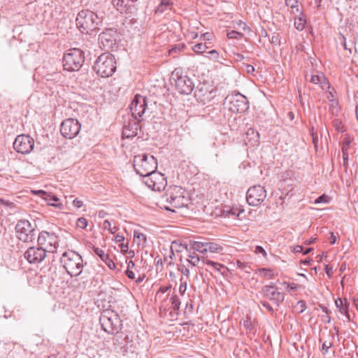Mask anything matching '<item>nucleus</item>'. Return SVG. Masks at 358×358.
Wrapping results in <instances>:
<instances>
[{"mask_svg":"<svg viewBox=\"0 0 358 358\" xmlns=\"http://www.w3.org/2000/svg\"><path fill=\"white\" fill-rule=\"evenodd\" d=\"M46 235L50 239L48 241L49 245L48 248H46V252H54L58 246L57 237L50 235V234L47 231Z\"/></svg>","mask_w":358,"mask_h":358,"instance_id":"26","label":"nucleus"},{"mask_svg":"<svg viewBox=\"0 0 358 358\" xmlns=\"http://www.w3.org/2000/svg\"><path fill=\"white\" fill-rule=\"evenodd\" d=\"M24 257L29 263H41L45 259V249L31 247L25 252Z\"/></svg>","mask_w":358,"mask_h":358,"instance_id":"19","label":"nucleus"},{"mask_svg":"<svg viewBox=\"0 0 358 358\" xmlns=\"http://www.w3.org/2000/svg\"><path fill=\"white\" fill-rule=\"evenodd\" d=\"M236 264L238 268L244 271L245 273H250L251 267L248 263L242 262L240 260H237Z\"/></svg>","mask_w":358,"mask_h":358,"instance_id":"35","label":"nucleus"},{"mask_svg":"<svg viewBox=\"0 0 358 358\" xmlns=\"http://www.w3.org/2000/svg\"><path fill=\"white\" fill-rule=\"evenodd\" d=\"M296 308L299 310V313H303L306 308V303L304 301H298L296 306Z\"/></svg>","mask_w":358,"mask_h":358,"instance_id":"45","label":"nucleus"},{"mask_svg":"<svg viewBox=\"0 0 358 358\" xmlns=\"http://www.w3.org/2000/svg\"><path fill=\"white\" fill-rule=\"evenodd\" d=\"M93 69L102 78L111 76L116 70L115 57L109 52L102 53L95 61Z\"/></svg>","mask_w":358,"mask_h":358,"instance_id":"3","label":"nucleus"},{"mask_svg":"<svg viewBox=\"0 0 358 358\" xmlns=\"http://www.w3.org/2000/svg\"><path fill=\"white\" fill-rule=\"evenodd\" d=\"M138 0H112L115 9L121 13L134 14L137 11Z\"/></svg>","mask_w":358,"mask_h":358,"instance_id":"16","label":"nucleus"},{"mask_svg":"<svg viewBox=\"0 0 358 358\" xmlns=\"http://www.w3.org/2000/svg\"><path fill=\"white\" fill-rule=\"evenodd\" d=\"M260 303L262 305V306L266 308L270 313H273V308H272V306L267 301H261Z\"/></svg>","mask_w":358,"mask_h":358,"instance_id":"51","label":"nucleus"},{"mask_svg":"<svg viewBox=\"0 0 358 358\" xmlns=\"http://www.w3.org/2000/svg\"><path fill=\"white\" fill-rule=\"evenodd\" d=\"M124 241V237L122 235L117 234L115 236V241L117 243L121 244L122 243H123Z\"/></svg>","mask_w":358,"mask_h":358,"instance_id":"57","label":"nucleus"},{"mask_svg":"<svg viewBox=\"0 0 358 358\" xmlns=\"http://www.w3.org/2000/svg\"><path fill=\"white\" fill-rule=\"evenodd\" d=\"M163 199L169 204L164 208L167 210L174 211L172 208H180L187 206L190 201L188 192L182 187L171 185L163 195Z\"/></svg>","mask_w":358,"mask_h":358,"instance_id":"1","label":"nucleus"},{"mask_svg":"<svg viewBox=\"0 0 358 358\" xmlns=\"http://www.w3.org/2000/svg\"><path fill=\"white\" fill-rule=\"evenodd\" d=\"M243 36V34L236 31H231L227 33V37L229 38H238L239 37H241Z\"/></svg>","mask_w":358,"mask_h":358,"instance_id":"46","label":"nucleus"},{"mask_svg":"<svg viewBox=\"0 0 358 358\" xmlns=\"http://www.w3.org/2000/svg\"><path fill=\"white\" fill-rule=\"evenodd\" d=\"M15 230L17 238L23 242H30L34 238V230L28 220L18 221Z\"/></svg>","mask_w":358,"mask_h":358,"instance_id":"11","label":"nucleus"},{"mask_svg":"<svg viewBox=\"0 0 358 358\" xmlns=\"http://www.w3.org/2000/svg\"><path fill=\"white\" fill-rule=\"evenodd\" d=\"M256 253H261L263 255V256L265 257L266 256V252L265 251V250L262 247V246H257L255 248V251Z\"/></svg>","mask_w":358,"mask_h":358,"instance_id":"54","label":"nucleus"},{"mask_svg":"<svg viewBox=\"0 0 358 358\" xmlns=\"http://www.w3.org/2000/svg\"><path fill=\"white\" fill-rule=\"evenodd\" d=\"M208 145L210 148H217L216 139H215V138H212V139H210V140L208 142Z\"/></svg>","mask_w":358,"mask_h":358,"instance_id":"58","label":"nucleus"},{"mask_svg":"<svg viewBox=\"0 0 358 358\" xmlns=\"http://www.w3.org/2000/svg\"><path fill=\"white\" fill-rule=\"evenodd\" d=\"M99 40L101 45L107 49H112L115 46L117 41V34L116 30L113 29H106L99 34Z\"/></svg>","mask_w":358,"mask_h":358,"instance_id":"17","label":"nucleus"},{"mask_svg":"<svg viewBox=\"0 0 358 358\" xmlns=\"http://www.w3.org/2000/svg\"><path fill=\"white\" fill-rule=\"evenodd\" d=\"M262 294L273 301L277 306H279L285 299L283 293L278 291L274 283L269 285H264L261 290Z\"/></svg>","mask_w":358,"mask_h":358,"instance_id":"14","label":"nucleus"},{"mask_svg":"<svg viewBox=\"0 0 358 358\" xmlns=\"http://www.w3.org/2000/svg\"><path fill=\"white\" fill-rule=\"evenodd\" d=\"M171 287V285L170 286H162L159 289L157 294H158L159 292L163 293V294L166 293V292H168L170 289Z\"/></svg>","mask_w":358,"mask_h":358,"instance_id":"55","label":"nucleus"},{"mask_svg":"<svg viewBox=\"0 0 358 358\" xmlns=\"http://www.w3.org/2000/svg\"><path fill=\"white\" fill-rule=\"evenodd\" d=\"M81 125L76 119L68 118L64 120L60 127V132L66 138H73L80 132Z\"/></svg>","mask_w":358,"mask_h":358,"instance_id":"9","label":"nucleus"},{"mask_svg":"<svg viewBox=\"0 0 358 358\" xmlns=\"http://www.w3.org/2000/svg\"><path fill=\"white\" fill-rule=\"evenodd\" d=\"M270 41L271 43L275 45H280V38L278 34L272 36L271 38L270 39Z\"/></svg>","mask_w":358,"mask_h":358,"instance_id":"49","label":"nucleus"},{"mask_svg":"<svg viewBox=\"0 0 358 358\" xmlns=\"http://www.w3.org/2000/svg\"><path fill=\"white\" fill-rule=\"evenodd\" d=\"M171 304V307L173 310L178 311L180 309V301L178 298V296L176 294L172 295L170 298L169 296L163 300L162 302V304L160 306V309L162 310L164 308V310L166 309L167 306Z\"/></svg>","mask_w":358,"mask_h":358,"instance_id":"21","label":"nucleus"},{"mask_svg":"<svg viewBox=\"0 0 358 358\" xmlns=\"http://www.w3.org/2000/svg\"><path fill=\"white\" fill-rule=\"evenodd\" d=\"M99 322L103 331L110 334H117L122 329V320L114 310L106 309L101 312Z\"/></svg>","mask_w":358,"mask_h":358,"instance_id":"4","label":"nucleus"},{"mask_svg":"<svg viewBox=\"0 0 358 358\" xmlns=\"http://www.w3.org/2000/svg\"><path fill=\"white\" fill-rule=\"evenodd\" d=\"M77 226L81 229H85L87 226V221L84 217H80L77 220Z\"/></svg>","mask_w":358,"mask_h":358,"instance_id":"43","label":"nucleus"},{"mask_svg":"<svg viewBox=\"0 0 358 358\" xmlns=\"http://www.w3.org/2000/svg\"><path fill=\"white\" fill-rule=\"evenodd\" d=\"M223 247L216 243L207 242L206 243V252L210 251L211 252H220L222 251Z\"/></svg>","mask_w":358,"mask_h":358,"instance_id":"29","label":"nucleus"},{"mask_svg":"<svg viewBox=\"0 0 358 358\" xmlns=\"http://www.w3.org/2000/svg\"><path fill=\"white\" fill-rule=\"evenodd\" d=\"M103 228L105 229H108L111 234H115V231L117 230V228L116 227H111V223L108 220H105L103 222Z\"/></svg>","mask_w":358,"mask_h":358,"instance_id":"39","label":"nucleus"},{"mask_svg":"<svg viewBox=\"0 0 358 358\" xmlns=\"http://www.w3.org/2000/svg\"><path fill=\"white\" fill-rule=\"evenodd\" d=\"M48 83H46V88H49L50 92V94L54 95L55 92H57V87L58 85L55 84V83H52V81L50 82V79H46Z\"/></svg>","mask_w":358,"mask_h":358,"instance_id":"36","label":"nucleus"},{"mask_svg":"<svg viewBox=\"0 0 358 358\" xmlns=\"http://www.w3.org/2000/svg\"><path fill=\"white\" fill-rule=\"evenodd\" d=\"M266 197V192L261 185H255L248 189L246 199L250 206L260 205Z\"/></svg>","mask_w":358,"mask_h":358,"instance_id":"10","label":"nucleus"},{"mask_svg":"<svg viewBox=\"0 0 358 358\" xmlns=\"http://www.w3.org/2000/svg\"><path fill=\"white\" fill-rule=\"evenodd\" d=\"M187 261L192 266H196L199 264V263L200 262V259H199V256L194 252L192 254L188 255Z\"/></svg>","mask_w":358,"mask_h":358,"instance_id":"33","label":"nucleus"},{"mask_svg":"<svg viewBox=\"0 0 358 358\" xmlns=\"http://www.w3.org/2000/svg\"><path fill=\"white\" fill-rule=\"evenodd\" d=\"M282 284L285 287V288L287 290L296 291L298 288V285L295 283L289 284L287 282H283Z\"/></svg>","mask_w":358,"mask_h":358,"instance_id":"47","label":"nucleus"},{"mask_svg":"<svg viewBox=\"0 0 358 358\" xmlns=\"http://www.w3.org/2000/svg\"><path fill=\"white\" fill-rule=\"evenodd\" d=\"M125 275L131 280H134L135 278V274L131 270H126Z\"/></svg>","mask_w":358,"mask_h":358,"instance_id":"56","label":"nucleus"},{"mask_svg":"<svg viewBox=\"0 0 358 358\" xmlns=\"http://www.w3.org/2000/svg\"><path fill=\"white\" fill-rule=\"evenodd\" d=\"M246 71L248 73H252L255 72V68L252 65H250V64H247L246 66Z\"/></svg>","mask_w":358,"mask_h":358,"instance_id":"63","label":"nucleus"},{"mask_svg":"<svg viewBox=\"0 0 358 358\" xmlns=\"http://www.w3.org/2000/svg\"><path fill=\"white\" fill-rule=\"evenodd\" d=\"M178 270L184 275L187 277V278H189V268L185 266V265H180L178 268Z\"/></svg>","mask_w":358,"mask_h":358,"instance_id":"48","label":"nucleus"},{"mask_svg":"<svg viewBox=\"0 0 358 358\" xmlns=\"http://www.w3.org/2000/svg\"><path fill=\"white\" fill-rule=\"evenodd\" d=\"M303 246H301V245H295L293 248L292 251L294 253H299V252H303Z\"/></svg>","mask_w":358,"mask_h":358,"instance_id":"59","label":"nucleus"},{"mask_svg":"<svg viewBox=\"0 0 358 358\" xmlns=\"http://www.w3.org/2000/svg\"><path fill=\"white\" fill-rule=\"evenodd\" d=\"M73 204L77 208H80L83 203L82 201L78 200V199H75L73 201Z\"/></svg>","mask_w":358,"mask_h":358,"instance_id":"62","label":"nucleus"},{"mask_svg":"<svg viewBox=\"0 0 358 358\" xmlns=\"http://www.w3.org/2000/svg\"><path fill=\"white\" fill-rule=\"evenodd\" d=\"M93 251L100 257V259L106 263L110 269H115L116 266L113 261L110 258L109 255L106 254L104 251L99 248L94 247Z\"/></svg>","mask_w":358,"mask_h":358,"instance_id":"22","label":"nucleus"},{"mask_svg":"<svg viewBox=\"0 0 358 358\" xmlns=\"http://www.w3.org/2000/svg\"><path fill=\"white\" fill-rule=\"evenodd\" d=\"M171 5L169 0H162L161 3L155 9L156 13H162Z\"/></svg>","mask_w":358,"mask_h":358,"instance_id":"30","label":"nucleus"},{"mask_svg":"<svg viewBox=\"0 0 358 358\" xmlns=\"http://www.w3.org/2000/svg\"><path fill=\"white\" fill-rule=\"evenodd\" d=\"M134 168L137 174L145 178L157 170V162L152 155H136L134 159Z\"/></svg>","mask_w":358,"mask_h":358,"instance_id":"5","label":"nucleus"},{"mask_svg":"<svg viewBox=\"0 0 358 358\" xmlns=\"http://www.w3.org/2000/svg\"><path fill=\"white\" fill-rule=\"evenodd\" d=\"M62 262L64 268L71 276L79 275L83 268L82 257L73 250H69L62 254Z\"/></svg>","mask_w":358,"mask_h":358,"instance_id":"6","label":"nucleus"},{"mask_svg":"<svg viewBox=\"0 0 358 358\" xmlns=\"http://www.w3.org/2000/svg\"><path fill=\"white\" fill-rule=\"evenodd\" d=\"M46 205L55 207L59 210H62L64 208L63 204L59 201V199L55 196L52 195L46 192Z\"/></svg>","mask_w":358,"mask_h":358,"instance_id":"24","label":"nucleus"},{"mask_svg":"<svg viewBox=\"0 0 358 358\" xmlns=\"http://www.w3.org/2000/svg\"><path fill=\"white\" fill-rule=\"evenodd\" d=\"M336 305L339 308V311L341 312V313L345 314L348 317V320H350V315L348 313V307L343 306V301L340 299V303H338V301H336Z\"/></svg>","mask_w":358,"mask_h":358,"instance_id":"37","label":"nucleus"},{"mask_svg":"<svg viewBox=\"0 0 358 358\" xmlns=\"http://www.w3.org/2000/svg\"><path fill=\"white\" fill-rule=\"evenodd\" d=\"M329 201V197L326 194H322L317 198L315 201V203H328Z\"/></svg>","mask_w":358,"mask_h":358,"instance_id":"41","label":"nucleus"},{"mask_svg":"<svg viewBox=\"0 0 358 358\" xmlns=\"http://www.w3.org/2000/svg\"><path fill=\"white\" fill-rule=\"evenodd\" d=\"M306 20L303 17L295 18L294 27L299 31H302L306 26Z\"/></svg>","mask_w":358,"mask_h":358,"instance_id":"32","label":"nucleus"},{"mask_svg":"<svg viewBox=\"0 0 358 358\" xmlns=\"http://www.w3.org/2000/svg\"><path fill=\"white\" fill-rule=\"evenodd\" d=\"M247 138L253 145L259 142V134L253 128H249L246 132Z\"/></svg>","mask_w":358,"mask_h":358,"instance_id":"25","label":"nucleus"},{"mask_svg":"<svg viewBox=\"0 0 358 358\" xmlns=\"http://www.w3.org/2000/svg\"><path fill=\"white\" fill-rule=\"evenodd\" d=\"M243 325L246 329L248 334H255V324L254 321L251 320L250 317L248 316L246 319L244 320Z\"/></svg>","mask_w":358,"mask_h":358,"instance_id":"27","label":"nucleus"},{"mask_svg":"<svg viewBox=\"0 0 358 358\" xmlns=\"http://www.w3.org/2000/svg\"><path fill=\"white\" fill-rule=\"evenodd\" d=\"M34 145V139L24 134L17 136L13 143L14 149L22 154L29 153L33 150Z\"/></svg>","mask_w":358,"mask_h":358,"instance_id":"13","label":"nucleus"},{"mask_svg":"<svg viewBox=\"0 0 358 358\" xmlns=\"http://www.w3.org/2000/svg\"><path fill=\"white\" fill-rule=\"evenodd\" d=\"M141 120L133 118L129 120L127 124L122 127L123 138H131L138 134V130L141 127L140 123Z\"/></svg>","mask_w":358,"mask_h":358,"instance_id":"20","label":"nucleus"},{"mask_svg":"<svg viewBox=\"0 0 358 358\" xmlns=\"http://www.w3.org/2000/svg\"><path fill=\"white\" fill-rule=\"evenodd\" d=\"M321 80L324 81V76L323 74L313 75L310 78V82L316 85H318Z\"/></svg>","mask_w":358,"mask_h":358,"instance_id":"38","label":"nucleus"},{"mask_svg":"<svg viewBox=\"0 0 358 358\" xmlns=\"http://www.w3.org/2000/svg\"><path fill=\"white\" fill-rule=\"evenodd\" d=\"M76 26L83 34H92L93 31L99 30V25L101 20L97 14L90 10H80L76 19Z\"/></svg>","mask_w":358,"mask_h":358,"instance_id":"2","label":"nucleus"},{"mask_svg":"<svg viewBox=\"0 0 358 358\" xmlns=\"http://www.w3.org/2000/svg\"><path fill=\"white\" fill-rule=\"evenodd\" d=\"M259 271L261 273H263L266 276L268 277L269 278H272L274 276L273 271L271 269L262 268L259 269Z\"/></svg>","mask_w":358,"mask_h":358,"instance_id":"44","label":"nucleus"},{"mask_svg":"<svg viewBox=\"0 0 358 358\" xmlns=\"http://www.w3.org/2000/svg\"><path fill=\"white\" fill-rule=\"evenodd\" d=\"M175 87L181 94H189L194 90V83L187 76H178L175 81Z\"/></svg>","mask_w":358,"mask_h":358,"instance_id":"18","label":"nucleus"},{"mask_svg":"<svg viewBox=\"0 0 358 358\" xmlns=\"http://www.w3.org/2000/svg\"><path fill=\"white\" fill-rule=\"evenodd\" d=\"M120 247L121 248L122 252L126 253L128 251V244H124V243H122L121 244H120Z\"/></svg>","mask_w":358,"mask_h":358,"instance_id":"60","label":"nucleus"},{"mask_svg":"<svg viewBox=\"0 0 358 358\" xmlns=\"http://www.w3.org/2000/svg\"><path fill=\"white\" fill-rule=\"evenodd\" d=\"M145 184L154 191H161L166 185V180L164 175L155 171L153 173L145 177Z\"/></svg>","mask_w":358,"mask_h":358,"instance_id":"15","label":"nucleus"},{"mask_svg":"<svg viewBox=\"0 0 358 358\" xmlns=\"http://www.w3.org/2000/svg\"><path fill=\"white\" fill-rule=\"evenodd\" d=\"M208 46L206 45V43H197L196 45H194V47L192 48L194 52L197 53V54H201V53H204V52H207L206 50L208 49Z\"/></svg>","mask_w":358,"mask_h":358,"instance_id":"34","label":"nucleus"},{"mask_svg":"<svg viewBox=\"0 0 358 358\" xmlns=\"http://www.w3.org/2000/svg\"><path fill=\"white\" fill-rule=\"evenodd\" d=\"M285 3L287 6H289L292 8H296L298 6V1L297 0H286Z\"/></svg>","mask_w":358,"mask_h":358,"instance_id":"50","label":"nucleus"},{"mask_svg":"<svg viewBox=\"0 0 358 358\" xmlns=\"http://www.w3.org/2000/svg\"><path fill=\"white\" fill-rule=\"evenodd\" d=\"M332 346V343L330 341H324L322 344V350L327 352L328 350Z\"/></svg>","mask_w":358,"mask_h":358,"instance_id":"53","label":"nucleus"},{"mask_svg":"<svg viewBox=\"0 0 358 358\" xmlns=\"http://www.w3.org/2000/svg\"><path fill=\"white\" fill-rule=\"evenodd\" d=\"M134 241L138 245L145 246L146 243V236L144 234L134 231Z\"/></svg>","mask_w":358,"mask_h":358,"instance_id":"28","label":"nucleus"},{"mask_svg":"<svg viewBox=\"0 0 358 358\" xmlns=\"http://www.w3.org/2000/svg\"><path fill=\"white\" fill-rule=\"evenodd\" d=\"M187 289V281H183V278H180V285L179 287V292L181 295H183Z\"/></svg>","mask_w":358,"mask_h":358,"instance_id":"42","label":"nucleus"},{"mask_svg":"<svg viewBox=\"0 0 358 358\" xmlns=\"http://www.w3.org/2000/svg\"><path fill=\"white\" fill-rule=\"evenodd\" d=\"M345 150H346V146L343 145L342 148V151H343V159L344 164L348 163V154L346 152Z\"/></svg>","mask_w":358,"mask_h":358,"instance_id":"52","label":"nucleus"},{"mask_svg":"<svg viewBox=\"0 0 358 358\" xmlns=\"http://www.w3.org/2000/svg\"><path fill=\"white\" fill-rule=\"evenodd\" d=\"M85 61L84 52L80 49L69 50L63 57V66L69 71H78Z\"/></svg>","mask_w":358,"mask_h":358,"instance_id":"7","label":"nucleus"},{"mask_svg":"<svg viewBox=\"0 0 358 358\" xmlns=\"http://www.w3.org/2000/svg\"><path fill=\"white\" fill-rule=\"evenodd\" d=\"M147 99L140 94H136L130 104V112L133 118L141 117L147 110Z\"/></svg>","mask_w":358,"mask_h":358,"instance_id":"12","label":"nucleus"},{"mask_svg":"<svg viewBox=\"0 0 358 358\" xmlns=\"http://www.w3.org/2000/svg\"><path fill=\"white\" fill-rule=\"evenodd\" d=\"M202 263L208 266V268H206V271L211 272V270H213L224 275V273L221 270L226 269V267L223 264L204 258L202 259Z\"/></svg>","mask_w":358,"mask_h":358,"instance_id":"23","label":"nucleus"},{"mask_svg":"<svg viewBox=\"0 0 358 358\" xmlns=\"http://www.w3.org/2000/svg\"><path fill=\"white\" fill-rule=\"evenodd\" d=\"M207 54H208V57L210 59L218 61L219 53L215 50H210L207 52Z\"/></svg>","mask_w":358,"mask_h":358,"instance_id":"40","label":"nucleus"},{"mask_svg":"<svg viewBox=\"0 0 358 358\" xmlns=\"http://www.w3.org/2000/svg\"><path fill=\"white\" fill-rule=\"evenodd\" d=\"M331 244H334L336 241V237L333 232H331V236L329 238Z\"/></svg>","mask_w":358,"mask_h":358,"instance_id":"64","label":"nucleus"},{"mask_svg":"<svg viewBox=\"0 0 358 358\" xmlns=\"http://www.w3.org/2000/svg\"><path fill=\"white\" fill-rule=\"evenodd\" d=\"M325 272L328 276H331L333 273V268L329 265L325 266Z\"/></svg>","mask_w":358,"mask_h":358,"instance_id":"61","label":"nucleus"},{"mask_svg":"<svg viewBox=\"0 0 358 358\" xmlns=\"http://www.w3.org/2000/svg\"><path fill=\"white\" fill-rule=\"evenodd\" d=\"M225 102L229 103V109L232 113H242L249 108L248 99L240 93L227 96Z\"/></svg>","mask_w":358,"mask_h":358,"instance_id":"8","label":"nucleus"},{"mask_svg":"<svg viewBox=\"0 0 358 358\" xmlns=\"http://www.w3.org/2000/svg\"><path fill=\"white\" fill-rule=\"evenodd\" d=\"M206 243L207 242L194 241L192 244V248L194 250L200 252H206Z\"/></svg>","mask_w":358,"mask_h":358,"instance_id":"31","label":"nucleus"}]
</instances>
